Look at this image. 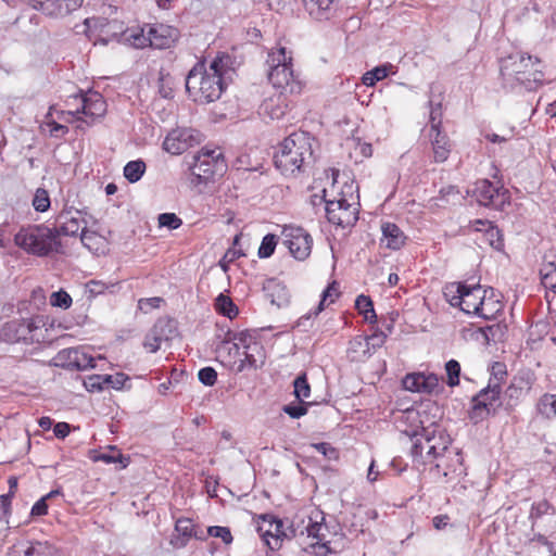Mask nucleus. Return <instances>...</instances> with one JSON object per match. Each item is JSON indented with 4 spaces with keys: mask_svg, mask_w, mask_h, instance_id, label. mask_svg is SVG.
Listing matches in <instances>:
<instances>
[{
    "mask_svg": "<svg viewBox=\"0 0 556 556\" xmlns=\"http://www.w3.org/2000/svg\"><path fill=\"white\" fill-rule=\"evenodd\" d=\"M230 58L227 54L216 56L206 68L197 63L188 73L186 89L195 102L210 103L220 98L226 88L225 75L229 71Z\"/></svg>",
    "mask_w": 556,
    "mask_h": 556,
    "instance_id": "f257e3e1",
    "label": "nucleus"
},
{
    "mask_svg": "<svg viewBox=\"0 0 556 556\" xmlns=\"http://www.w3.org/2000/svg\"><path fill=\"white\" fill-rule=\"evenodd\" d=\"M501 76L503 86L510 90L518 87L528 91L535 90L544 81L541 60L523 52L510 54L502 60Z\"/></svg>",
    "mask_w": 556,
    "mask_h": 556,
    "instance_id": "f03ea898",
    "label": "nucleus"
},
{
    "mask_svg": "<svg viewBox=\"0 0 556 556\" xmlns=\"http://www.w3.org/2000/svg\"><path fill=\"white\" fill-rule=\"evenodd\" d=\"M313 137L305 131L292 132L274 154L276 168L285 176L303 173L313 160Z\"/></svg>",
    "mask_w": 556,
    "mask_h": 556,
    "instance_id": "7ed1b4c3",
    "label": "nucleus"
},
{
    "mask_svg": "<svg viewBox=\"0 0 556 556\" xmlns=\"http://www.w3.org/2000/svg\"><path fill=\"white\" fill-rule=\"evenodd\" d=\"M268 80L282 93L298 94L302 90L301 81L294 75L292 52L285 47L273 48L267 55Z\"/></svg>",
    "mask_w": 556,
    "mask_h": 556,
    "instance_id": "20e7f679",
    "label": "nucleus"
},
{
    "mask_svg": "<svg viewBox=\"0 0 556 556\" xmlns=\"http://www.w3.org/2000/svg\"><path fill=\"white\" fill-rule=\"evenodd\" d=\"M331 187L323 189L320 201L326 204V216L329 223L334 226L346 228L352 227L358 219V210L354 203H350L343 191L336 187L339 169L330 168Z\"/></svg>",
    "mask_w": 556,
    "mask_h": 556,
    "instance_id": "39448f33",
    "label": "nucleus"
},
{
    "mask_svg": "<svg viewBox=\"0 0 556 556\" xmlns=\"http://www.w3.org/2000/svg\"><path fill=\"white\" fill-rule=\"evenodd\" d=\"M14 243L26 253L39 257L49 255L60 245L58 232L45 224L21 227L14 236Z\"/></svg>",
    "mask_w": 556,
    "mask_h": 556,
    "instance_id": "423d86ee",
    "label": "nucleus"
},
{
    "mask_svg": "<svg viewBox=\"0 0 556 556\" xmlns=\"http://www.w3.org/2000/svg\"><path fill=\"white\" fill-rule=\"evenodd\" d=\"M227 164L219 149L203 148L190 165L191 182L193 185L206 184L216 176H223Z\"/></svg>",
    "mask_w": 556,
    "mask_h": 556,
    "instance_id": "0eeeda50",
    "label": "nucleus"
},
{
    "mask_svg": "<svg viewBox=\"0 0 556 556\" xmlns=\"http://www.w3.org/2000/svg\"><path fill=\"white\" fill-rule=\"evenodd\" d=\"M445 300L467 314H478L484 289L480 285L468 286L465 282H451L444 287Z\"/></svg>",
    "mask_w": 556,
    "mask_h": 556,
    "instance_id": "6e6552de",
    "label": "nucleus"
},
{
    "mask_svg": "<svg viewBox=\"0 0 556 556\" xmlns=\"http://www.w3.org/2000/svg\"><path fill=\"white\" fill-rule=\"evenodd\" d=\"M257 531L265 544L271 551H277L282 546L285 540H291L299 535V525H295L294 521L286 525L283 520L274 515H263Z\"/></svg>",
    "mask_w": 556,
    "mask_h": 556,
    "instance_id": "1a4fd4ad",
    "label": "nucleus"
},
{
    "mask_svg": "<svg viewBox=\"0 0 556 556\" xmlns=\"http://www.w3.org/2000/svg\"><path fill=\"white\" fill-rule=\"evenodd\" d=\"M232 346L229 351L235 350V353L239 356L240 362L237 367V371H243L247 369H256L265 364L266 354L261 342H258L249 332H239L235 334Z\"/></svg>",
    "mask_w": 556,
    "mask_h": 556,
    "instance_id": "9d476101",
    "label": "nucleus"
},
{
    "mask_svg": "<svg viewBox=\"0 0 556 556\" xmlns=\"http://www.w3.org/2000/svg\"><path fill=\"white\" fill-rule=\"evenodd\" d=\"M450 443V437L443 431L424 429V432L414 441L412 455L414 457H424V452H426L424 463H427L432 458L444 456Z\"/></svg>",
    "mask_w": 556,
    "mask_h": 556,
    "instance_id": "9b49d317",
    "label": "nucleus"
},
{
    "mask_svg": "<svg viewBox=\"0 0 556 556\" xmlns=\"http://www.w3.org/2000/svg\"><path fill=\"white\" fill-rule=\"evenodd\" d=\"M501 390L498 381L493 383L490 380L489 384L472 397L469 410V418L472 422L478 424L496 414L501 406Z\"/></svg>",
    "mask_w": 556,
    "mask_h": 556,
    "instance_id": "f8f14e48",
    "label": "nucleus"
},
{
    "mask_svg": "<svg viewBox=\"0 0 556 556\" xmlns=\"http://www.w3.org/2000/svg\"><path fill=\"white\" fill-rule=\"evenodd\" d=\"M473 197L480 205L495 210H503L510 200L509 191L503 185L488 179L475 184Z\"/></svg>",
    "mask_w": 556,
    "mask_h": 556,
    "instance_id": "ddd939ff",
    "label": "nucleus"
},
{
    "mask_svg": "<svg viewBox=\"0 0 556 556\" xmlns=\"http://www.w3.org/2000/svg\"><path fill=\"white\" fill-rule=\"evenodd\" d=\"M282 240L283 245L294 258L304 261L309 256L313 239L305 229L293 226L285 227L282 230Z\"/></svg>",
    "mask_w": 556,
    "mask_h": 556,
    "instance_id": "4468645a",
    "label": "nucleus"
},
{
    "mask_svg": "<svg viewBox=\"0 0 556 556\" xmlns=\"http://www.w3.org/2000/svg\"><path fill=\"white\" fill-rule=\"evenodd\" d=\"M192 538L202 541L206 539V534L204 530L197 527L191 519H177L175 523L174 533L170 538V545L174 548H182L189 543V541Z\"/></svg>",
    "mask_w": 556,
    "mask_h": 556,
    "instance_id": "2eb2a0df",
    "label": "nucleus"
},
{
    "mask_svg": "<svg viewBox=\"0 0 556 556\" xmlns=\"http://www.w3.org/2000/svg\"><path fill=\"white\" fill-rule=\"evenodd\" d=\"M198 142L194 130L190 128H178L172 130L163 142V148L170 154L178 155Z\"/></svg>",
    "mask_w": 556,
    "mask_h": 556,
    "instance_id": "dca6fc26",
    "label": "nucleus"
},
{
    "mask_svg": "<svg viewBox=\"0 0 556 556\" xmlns=\"http://www.w3.org/2000/svg\"><path fill=\"white\" fill-rule=\"evenodd\" d=\"M34 9L46 15L63 17L80 8L83 0H29Z\"/></svg>",
    "mask_w": 556,
    "mask_h": 556,
    "instance_id": "f3484780",
    "label": "nucleus"
},
{
    "mask_svg": "<svg viewBox=\"0 0 556 556\" xmlns=\"http://www.w3.org/2000/svg\"><path fill=\"white\" fill-rule=\"evenodd\" d=\"M58 228H52L59 236H76L87 226L83 213L78 210H64L56 217Z\"/></svg>",
    "mask_w": 556,
    "mask_h": 556,
    "instance_id": "a211bd4d",
    "label": "nucleus"
},
{
    "mask_svg": "<svg viewBox=\"0 0 556 556\" xmlns=\"http://www.w3.org/2000/svg\"><path fill=\"white\" fill-rule=\"evenodd\" d=\"M307 525L303 529L299 528V534L303 535L306 533L308 538L316 540V542L312 544L313 546L319 545L328 549L329 542L326 541L328 528L324 522V513L315 509L307 516Z\"/></svg>",
    "mask_w": 556,
    "mask_h": 556,
    "instance_id": "6ab92c4d",
    "label": "nucleus"
},
{
    "mask_svg": "<svg viewBox=\"0 0 556 556\" xmlns=\"http://www.w3.org/2000/svg\"><path fill=\"white\" fill-rule=\"evenodd\" d=\"M150 47L155 49H168L179 37V30L166 24L149 25Z\"/></svg>",
    "mask_w": 556,
    "mask_h": 556,
    "instance_id": "aec40b11",
    "label": "nucleus"
},
{
    "mask_svg": "<svg viewBox=\"0 0 556 556\" xmlns=\"http://www.w3.org/2000/svg\"><path fill=\"white\" fill-rule=\"evenodd\" d=\"M78 96L75 97L77 99ZM81 109L77 113H83L86 116L98 118L102 117L106 112V102L103 97L97 91H88L79 96Z\"/></svg>",
    "mask_w": 556,
    "mask_h": 556,
    "instance_id": "412c9836",
    "label": "nucleus"
},
{
    "mask_svg": "<svg viewBox=\"0 0 556 556\" xmlns=\"http://www.w3.org/2000/svg\"><path fill=\"white\" fill-rule=\"evenodd\" d=\"M289 93H278L265 99L260 106V114L270 119H279L285 116L288 111L289 102L287 96Z\"/></svg>",
    "mask_w": 556,
    "mask_h": 556,
    "instance_id": "4be33fe9",
    "label": "nucleus"
},
{
    "mask_svg": "<svg viewBox=\"0 0 556 556\" xmlns=\"http://www.w3.org/2000/svg\"><path fill=\"white\" fill-rule=\"evenodd\" d=\"M381 232V245L390 250H400L404 247L407 239L403 230L394 223H382Z\"/></svg>",
    "mask_w": 556,
    "mask_h": 556,
    "instance_id": "5701e85b",
    "label": "nucleus"
},
{
    "mask_svg": "<svg viewBox=\"0 0 556 556\" xmlns=\"http://www.w3.org/2000/svg\"><path fill=\"white\" fill-rule=\"evenodd\" d=\"M437 384L434 376H425L424 374H408L403 379V387L412 392H431Z\"/></svg>",
    "mask_w": 556,
    "mask_h": 556,
    "instance_id": "b1692460",
    "label": "nucleus"
},
{
    "mask_svg": "<svg viewBox=\"0 0 556 556\" xmlns=\"http://www.w3.org/2000/svg\"><path fill=\"white\" fill-rule=\"evenodd\" d=\"M480 307L478 309L477 316L482 317L484 319H493L496 315L502 311L501 301L495 298L494 290L491 288L489 290L484 289V296L482 302H479Z\"/></svg>",
    "mask_w": 556,
    "mask_h": 556,
    "instance_id": "393cba45",
    "label": "nucleus"
},
{
    "mask_svg": "<svg viewBox=\"0 0 556 556\" xmlns=\"http://www.w3.org/2000/svg\"><path fill=\"white\" fill-rule=\"evenodd\" d=\"M29 318L14 319L4 327L5 334L14 341L29 343Z\"/></svg>",
    "mask_w": 556,
    "mask_h": 556,
    "instance_id": "a878e982",
    "label": "nucleus"
},
{
    "mask_svg": "<svg viewBox=\"0 0 556 556\" xmlns=\"http://www.w3.org/2000/svg\"><path fill=\"white\" fill-rule=\"evenodd\" d=\"M433 150V159L438 163L447 160L451 152V144L447 136L441 131H433V137L430 138Z\"/></svg>",
    "mask_w": 556,
    "mask_h": 556,
    "instance_id": "bb28decb",
    "label": "nucleus"
},
{
    "mask_svg": "<svg viewBox=\"0 0 556 556\" xmlns=\"http://www.w3.org/2000/svg\"><path fill=\"white\" fill-rule=\"evenodd\" d=\"M334 0H303L308 14L317 20L328 18Z\"/></svg>",
    "mask_w": 556,
    "mask_h": 556,
    "instance_id": "cd10ccee",
    "label": "nucleus"
},
{
    "mask_svg": "<svg viewBox=\"0 0 556 556\" xmlns=\"http://www.w3.org/2000/svg\"><path fill=\"white\" fill-rule=\"evenodd\" d=\"M29 343L45 342L47 339L46 333L48 331V329L46 328V318L43 316L37 315L35 317L29 318Z\"/></svg>",
    "mask_w": 556,
    "mask_h": 556,
    "instance_id": "c85d7f7f",
    "label": "nucleus"
},
{
    "mask_svg": "<svg viewBox=\"0 0 556 556\" xmlns=\"http://www.w3.org/2000/svg\"><path fill=\"white\" fill-rule=\"evenodd\" d=\"M125 40H127L132 47L142 49L150 47V34L149 28H134L128 29L124 33Z\"/></svg>",
    "mask_w": 556,
    "mask_h": 556,
    "instance_id": "c756f323",
    "label": "nucleus"
},
{
    "mask_svg": "<svg viewBox=\"0 0 556 556\" xmlns=\"http://www.w3.org/2000/svg\"><path fill=\"white\" fill-rule=\"evenodd\" d=\"M355 307L361 315L364 316L365 320L375 324L377 323V315L374 309V303L367 295L361 294L355 300Z\"/></svg>",
    "mask_w": 556,
    "mask_h": 556,
    "instance_id": "7c9ffc66",
    "label": "nucleus"
},
{
    "mask_svg": "<svg viewBox=\"0 0 556 556\" xmlns=\"http://www.w3.org/2000/svg\"><path fill=\"white\" fill-rule=\"evenodd\" d=\"M475 225L486 226L485 237L490 245L496 250H501L504 245L500 229L491 222L484 219H475Z\"/></svg>",
    "mask_w": 556,
    "mask_h": 556,
    "instance_id": "2f4dec72",
    "label": "nucleus"
},
{
    "mask_svg": "<svg viewBox=\"0 0 556 556\" xmlns=\"http://www.w3.org/2000/svg\"><path fill=\"white\" fill-rule=\"evenodd\" d=\"M391 68V64L377 66L374 70L366 72L362 77V81L365 86L372 87L377 81L384 79L389 75V71Z\"/></svg>",
    "mask_w": 556,
    "mask_h": 556,
    "instance_id": "473e14b6",
    "label": "nucleus"
},
{
    "mask_svg": "<svg viewBox=\"0 0 556 556\" xmlns=\"http://www.w3.org/2000/svg\"><path fill=\"white\" fill-rule=\"evenodd\" d=\"M538 410L548 419L556 418V395L545 393L538 403Z\"/></svg>",
    "mask_w": 556,
    "mask_h": 556,
    "instance_id": "72a5a7b5",
    "label": "nucleus"
},
{
    "mask_svg": "<svg viewBox=\"0 0 556 556\" xmlns=\"http://www.w3.org/2000/svg\"><path fill=\"white\" fill-rule=\"evenodd\" d=\"M74 367L77 370H86L96 367V358L89 354L84 348H75Z\"/></svg>",
    "mask_w": 556,
    "mask_h": 556,
    "instance_id": "f704fd0d",
    "label": "nucleus"
},
{
    "mask_svg": "<svg viewBox=\"0 0 556 556\" xmlns=\"http://www.w3.org/2000/svg\"><path fill=\"white\" fill-rule=\"evenodd\" d=\"M541 282L546 290H549L556 294V264H545L541 270Z\"/></svg>",
    "mask_w": 556,
    "mask_h": 556,
    "instance_id": "c9c22d12",
    "label": "nucleus"
},
{
    "mask_svg": "<svg viewBox=\"0 0 556 556\" xmlns=\"http://www.w3.org/2000/svg\"><path fill=\"white\" fill-rule=\"evenodd\" d=\"M146 172V163L141 160L130 161L124 167V176L129 182H137Z\"/></svg>",
    "mask_w": 556,
    "mask_h": 556,
    "instance_id": "e433bc0d",
    "label": "nucleus"
},
{
    "mask_svg": "<svg viewBox=\"0 0 556 556\" xmlns=\"http://www.w3.org/2000/svg\"><path fill=\"white\" fill-rule=\"evenodd\" d=\"M162 324H154L152 329L144 338L143 346L151 353H155L160 348L163 339L160 337L162 334Z\"/></svg>",
    "mask_w": 556,
    "mask_h": 556,
    "instance_id": "4c0bfd02",
    "label": "nucleus"
},
{
    "mask_svg": "<svg viewBox=\"0 0 556 556\" xmlns=\"http://www.w3.org/2000/svg\"><path fill=\"white\" fill-rule=\"evenodd\" d=\"M340 295L339 292V283L337 281H332L328 285V287L323 291L321 299L317 307L316 314L321 312L326 305L333 303L336 299Z\"/></svg>",
    "mask_w": 556,
    "mask_h": 556,
    "instance_id": "58836bf2",
    "label": "nucleus"
},
{
    "mask_svg": "<svg viewBox=\"0 0 556 556\" xmlns=\"http://www.w3.org/2000/svg\"><path fill=\"white\" fill-rule=\"evenodd\" d=\"M31 204L36 212H39V213L47 212L51 205V201H50L48 191L43 188H38L35 191Z\"/></svg>",
    "mask_w": 556,
    "mask_h": 556,
    "instance_id": "ea45409f",
    "label": "nucleus"
},
{
    "mask_svg": "<svg viewBox=\"0 0 556 556\" xmlns=\"http://www.w3.org/2000/svg\"><path fill=\"white\" fill-rule=\"evenodd\" d=\"M278 243V238L276 235H273V233H267L262 242H261V245L258 248V256L261 258H267L269 256H271L275 252V248Z\"/></svg>",
    "mask_w": 556,
    "mask_h": 556,
    "instance_id": "a19ab883",
    "label": "nucleus"
},
{
    "mask_svg": "<svg viewBox=\"0 0 556 556\" xmlns=\"http://www.w3.org/2000/svg\"><path fill=\"white\" fill-rule=\"evenodd\" d=\"M294 395L298 400L303 402L309 397L311 387L307 382L306 374L298 376L293 382Z\"/></svg>",
    "mask_w": 556,
    "mask_h": 556,
    "instance_id": "79ce46f5",
    "label": "nucleus"
},
{
    "mask_svg": "<svg viewBox=\"0 0 556 556\" xmlns=\"http://www.w3.org/2000/svg\"><path fill=\"white\" fill-rule=\"evenodd\" d=\"M80 240L84 247L90 251H98L102 242V238L94 231L84 228L80 233Z\"/></svg>",
    "mask_w": 556,
    "mask_h": 556,
    "instance_id": "37998d69",
    "label": "nucleus"
},
{
    "mask_svg": "<svg viewBox=\"0 0 556 556\" xmlns=\"http://www.w3.org/2000/svg\"><path fill=\"white\" fill-rule=\"evenodd\" d=\"M49 302L54 307L67 309L72 306L73 300L66 291L61 289L50 295Z\"/></svg>",
    "mask_w": 556,
    "mask_h": 556,
    "instance_id": "c03bdc74",
    "label": "nucleus"
},
{
    "mask_svg": "<svg viewBox=\"0 0 556 556\" xmlns=\"http://www.w3.org/2000/svg\"><path fill=\"white\" fill-rule=\"evenodd\" d=\"M216 307L217 309L225 316L231 318L237 315V307L232 303V301L223 294L216 299Z\"/></svg>",
    "mask_w": 556,
    "mask_h": 556,
    "instance_id": "a18cd8bd",
    "label": "nucleus"
},
{
    "mask_svg": "<svg viewBox=\"0 0 556 556\" xmlns=\"http://www.w3.org/2000/svg\"><path fill=\"white\" fill-rule=\"evenodd\" d=\"M445 370L447 374V384L450 387H455L459 384V374H460V365L455 359H450L445 364Z\"/></svg>",
    "mask_w": 556,
    "mask_h": 556,
    "instance_id": "49530a36",
    "label": "nucleus"
},
{
    "mask_svg": "<svg viewBox=\"0 0 556 556\" xmlns=\"http://www.w3.org/2000/svg\"><path fill=\"white\" fill-rule=\"evenodd\" d=\"M441 124H442V106L441 104H431V111H430V130H429V137H433V131H441Z\"/></svg>",
    "mask_w": 556,
    "mask_h": 556,
    "instance_id": "de8ad7c7",
    "label": "nucleus"
},
{
    "mask_svg": "<svg viewBox=\"0 0 556 556\" xmlns=\"http://www.w3.org/2000/svg\"><path fill=\"white\" fill-rule=\"evenodd\" d=\"M53 106H50L48 114L46 115L47 122L46 125L49 127L50 136L55 138H61L68 132V127L62 124H59L54 121H50L49 118L52 116Z\"/></svg>",
    "mask_w": 556,
    "mask_h": 556,
    "instance_id": "09e8293b",
    "label": "nucleus"
},
{
    "mask_svg": "<svg viewBox=\"0 0 556 556\" xmlns=\"http://www.w3.org/2000/svg\"><path fill=\"white\" fill-rule=\"evenodd\" d=\"M159 226L166 227L168 229H177L182 225L181 218H179L175 213H162L157 217Z\"/></svg>",
    "mask_w": 556,
    "mask_h": 556,
    "instance_id": "8fccbe9b",
    "label": "nucleus"
},
{
    "mask_svg": "<svg viewBox=\"0 0 556 556\" xmlns=\"http://www.w3.org/2000/svg\"><path fill=\"white\" fill-rule=\"evenodd\" d=\"M75 348L64 349L60 351L55 357L56 365H60L62 367L75 369L74 367V354Z\"/></svg>",
    "mask_w": 556,
    "mask_h": 556,
    "instance_id": "3c124183",
    "label": "nucleus"
},
{
    "mask_svg": "<svg viewBox=\"0 0 556 556\" xmlns=\"http://www.w3.org/2000/svg\"><path fill=\"white\" fill-rule=\"evenodd\" d=\"M205 534L214 538H220L225 544H230L232 542L231 532L227 527L211 526L207 528Z\"/></svg>",
    "mask_w": 556,
    "mask_h": 556,
    "instance_id": "603ef678",
    "label": "nucleus"
},
{
    "mask_svg": "<svg viewBox=\"0 0 556 556\" xmlns=\"http://www.w3.org/2000/svg\"><path fill=\"white\" fill-rule=\"evenodd\" d=\"M312 446L320 454L324 455L325 458L329 460H337L339 458V452L336 447H333L330 443L320 442L314 443Z\"/></svg>",
    "mask_w": 556,
    "mask_h": 556,
    "instance_id": "864d4df0",
    "label": "nucleus"
},
{
    "mask_svg": "<svg viewBox=\"0 0 556 556\" xmlns=\"http://www.w3.org/2000/svg\"><path fill=\"white\" fill-rule=\"evenodd\" d=\"M155 324H162V334L160 336L163 341L170 340L176 333L175 321L170 318H160Z\"/></svg>",
    "mask_w": 556,
    "mask_h": 556,
    "instance_id": "5fc2aeb1",
    "label": "nucleus"
},
{
    "mask_svg": "<svg viewBox=\"0 0 556 556\" xmlns=\"http://www.w3.org/2000/svg\"><path fill=\"white\" fill-rule=\"evenodd\" d=\"M198 378L204 386L212 387L217 380V372L213 367H204L199 370Z\"/></svg>",
    "mask_w": 556,
    "mask_h": 556,
    "instance_id": "6e6d98bb",
    "label": "nucleus"
},
{
    "mask_svg": "<svg viewBox=\"0 0 556 556\" xmlns=\"http://www.w3.org/2000/svg\"><path fill=\"white\" fill-rule=\"evenodd\" d=\"M110 287L114 288L115 283H105L101 280H90L87 282L86 288L92 295H99L104 293Z\"/></svg>",
    "mask_w": 556,
    "mask_h": 556,
    "instance_id": "4d7b16f0",
    "label": "nucleus"
},
{
    "mask_svg": "<svg viewBox=\"0 0 556 556\" xmlns=\"http://www.w3.org/2000/svg\"><path fill=\"white\" fill-rule=\"evenodd\" d=\"M96 460H101L105 464H115L121 463L123 460V455L115 447H112L110 453H101L96 457Z\"/></svg>",
    "mask_w": 556,
    "mask_h": 556,
    "instance_id": "13d9d810",
    "label": "nucleus"
},
{
    "mask_svg": "<svg viewBox=\"0 0 556 556\" xmlns=\"http://www.w3.org/2000/svg\"><path fill=\"white\" fill-rule=\"evenodd\" d=\"M162 302L163 299L159 296L140 299L138 302V307L140 311L148 313L149 309L159 308Z\"/></svg>",
    "mask_w": 556,
    "mask_h": 556,
    "instance_id": "bf43d9fd",
    "label": "nucleus"
},
{
    "mask_svg": "<svg viewBox=\"0 0 556 556\" xmlns=\"http://www.w3.org/2000/svg\"><path fill=\"white\" fill-rule=\"evenodd\" d=\"M282 409L291 418H300L307 413L306 405H285Z\"/></svg>",
    "mask_w": 556,
    "mask_h": 556,
    "instance_id": "052dcab7",
    "label": "nucleus"
},
{
    "mask_svg": "<svg viewBox=\"0 0 556 556\" xmlns=\"http://www.w3.org/2000/svg\"><path fill=\"white\" fill-rule=\"evenodd\" d=\"M12 498L5 494L0 495V521L8 518L11 514Z\"/></svg>",
    "mask_w": 556,
    "mask_h": 556,
    "instance_id": "680f3d73",
    "label": "nucleus"
},
{
    "mask_svg": "<svg viewBox=\"0 0 556 556\" xmlns=\"http://www.w3.org/2000/svg\"><path fill=\"white\" fill-rule=\"evenodd\" d=\"M47 501L48 500H46L43 496L40 500H38L31 507L30 515L38 517L46 516L48 514Z\"/></svg>",
    "mask_w": 556,
    "mask_h": 556,
    "instance_id": "e2e57ef3",
    "label": "nucleus"
},
{
    "mask_svg": "<svg viewBox=\"0 0 556 556\" xmlns=\"http://www.w3.org/2000/svg\"><path fill=\"white\" fill-rule=\"evenodd\" d=\"M492 375L494 377L491 378L490 380H492L493 383L498 381V383L501 384V382L504 380L506 376L505 365L502 363H494L492 366Z\"/></svg>",
    "mask_w": 556,
    "mask_h": 556,
    "instance_id": "0e129e2a",
    "label": "nucleus"
},
{
    "mask_svg": "<svg viewBox=\"0 0 556 556\" xmlns=\"http://www.w3.org/2000/svg\"><path fill=\"white\" fill-rule=\"evenodd\" d=\"M53 432L56 438L64 439L70 433V425L66 422H58L53 428Z\"/></svg>",
    "mask_w": 556,
    "mask_h": 556,
    "instance_id": "69168bd1",
    "label": "nucleus"
},
{
    "mask_svg": "<svg viewBox=\"0 0 556 556\" xmlns=\"http://www.w3.org/2000/svg\"><path fill=\"white\" fill-rule=\"evenodd\" d=\"M448 521H450V517L447 515H439V516H435L432 520L433 522V527L437 529V530H442L444 529L447 525H448Z\"/></svg>",
    "mask_w": 556,
    "mask_h": 556,
    "instance_id": "338daca9",
    "label": "nucleus"
},
{
    "mask_svg": "<svg viewBox=\"0 0 556 556\" xmlns=\"http://www.w3.org/2000/svg\"><path fill=\"white\" fill-rule=\"evenodd\" d=\"M242 255H243V253L240 250L229 249V250H227V252L224 255V261H227L228 263H232L233 261H236L237 258H239Z\"/></svg>",
    "mask_w": 556,
    "mask_h": 556,
    "instance_id": "774afa93",
    "label": "nucleus"
}]
</instances>
